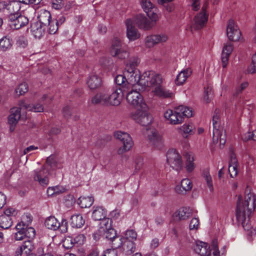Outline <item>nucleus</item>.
I'll use <instances>...</instances> for the list:
<instances>
[{"label":"nucleus","mask_w":256,"mask_h":256,"mask_svg":"<svg viewBox=\"0 0 256 256\" xmlns=\"http://www.w3.org/2000/svg\"><path fill=\"white\" fill-rule=\"evenodd\" d=\"M248 187L246 190V196L244 201H242V196L238 197L237 206L236 212V216L238 224H241L248 234L252 236L254 234V230L252 228L250 222L251 214L254 211L256 206V197L250 192Z\"/></svg>","instance_id":"f257e3e1"},{"label":"nucleus","mask_w":256,"mask_h":256,"mask_svg":"<svg viewBox=\"0 0 256 256\" xmlns=\"http://www.w3.org/2000/svg\"><path fill=\"white\" fill-rule=\"evenodd\" d=\"M192 116V110L182 105L176 107L174 110H168L164 113V118L172 124H180L184 121V118H190Z\"/></svg>","instance_id":"f03ea898"},{"label":"nucleus","mask_w":256,"mask_h":256,"mask_svg":"<svg viewBox=\"0 0 256 256\" xmlns=\"http://www.w3.org/2000/svg\"><path fill=\"white\" fill-rule=\"evenodd\" d=\"M219 119L218 111L216 110L212 118L213 142H215L219 140L220 145L224 146L226 142V134L223 128L220 126Z\"/></svg>","instance_id":"7ed1b4c3"},{"label":"nucleus","mask_w":256,"mask_h":256,"mask_svg":"<svg viewBox=\"0 0 256 256\" xmlns=\"http://www.w3.org/2000/svg\"><path fill=\"white\" fill-rule=\"evenodd\" d=\"M110 52L113 57L121 60L125 59L129 56L127 48L117 38L112 40Z\"/></svg>","instance_id":"20e7f679"},{"label":"nucleus","mask_w":256,"mask_h":256,"mask_svg":"<svg viewBox=\"0 0 256 256\" xmlns=\"http://www.w3.org/2000/svg\"><path fill=\"white\" fill-rule=\"evenodd\" d=\"M132 117L136 122L143 126H148L152 122V117L148 112L146 105V108H138L132 114Z\"/></svg>","instance_id":"39448f33"},{"label":"nucleus","mask_w":256,"mask_h":256,"mask_svg":"<svg viewBox=\"0 0 256 256\" xmlns=\"http://www.w3.org/2000/svg\"><path fill=\"white\" fill-rule=\"evenodd\" d=\"M134 84L130 90L126 92V100L130 104L137 106L138 108H146V104L143 102L142 98L140 95V92H138V87H134Z\"/></svg>","instance_id":"423d86ee"},{"label":"nucleus","mask_w":256,"mask_h":256,"mask_svg":"<svg viewBox=\"0 0 256 256\" xmlns=\"http://www.w3.org/2000/svg\"><path fill=\"white\" fill-rule=\"evenodd\" d=\"M5 20L10 27L14 30H18L28 24L29 20L27 17L18 14L16 15H8Z\"/></svg>","instance_id":"0eeeda50"},{"label":"nucleus","mask_w":256,"mask_h":256,"mask_svg":"<svg viewBox=\"0 0 256 256\" xmlns=\"http://www.w3.org/2000/svg\"><path fill=\"white\" fill-rule=\"evenodd\" d=\"M152 76H154V71L149 70L145 72L140 76L138 73V77L137 80L134 82H136L134 85V87H138V91H144L146 87L152 86L151 80H152Z\"/></svg>","instance_id":"6e6552de"},{"label":"nucleus","mask_w":256,"mask_h":256,"mask_svg":"<svg viewBox=\"0 0 256 256\" xmlns=\"http://www.w3.org/2000/svg\"><path fill=\"white\" fill-rule=\"evenodd\" d=\"M114 137L120 140L123 144L122 148L118 150V154H122L129 150L132 146L134 142L130 134L126 132L118 131L114 133Z\"/></svg>","instance_id":"1a4fd4ad"},{"label":"nucleus","mask_w":256,"mask_h":256,"mask_svg":"<svg viewBox=\"0 0 256 256\" xmlns=\"http://www.w3.org/2000/svg\"><path fill=\"white\" fill-rule=\"evenodd\" d=\"M139 62L140 60L137 57H132L130 59L128 63L126 65L125 74L131 82H133L134 79V82L137 80L139 72L136 67Z\"/></svg>","instance_id":"9d476101"},{"label":"nucleus","mask_w":256,"mask_h":256,"mask_svg":"<svg viewBox=\"0 0 256 256\" xmlns=\"http://www.w3.org/2000/svg\"><path fill=\"white\" fill-rule=\"evenodd\" d=\"M20 9V4L17 0L0 2V10L7 15H16Z\"/></svg>","instance_id":"9b49d317"},{"label":"nucleus","mask_w":256,"mask_h":256,"mask_svg":"<svg viewBox=\"0 0 256 256\" xmlns=\"http://www.w3.org/2000/svg\"><path fill=\"white\" fill-rule=\"evenodd\" d=\"M123 89L114 88L110 94H106L104 100L106 104H110L112 106H118L120 104L121 100L126 92Z\"/></svg>","instance_id":"f8f14e48"},{"label":"nucleus","mask_w":256,"mask_h":256,"mask_svg":"<svg viewBox=\"0 0 256 256\" xmlns=\"http://www.w3.org/2000/svg\"><path fill=\"white\" fill-rule=\"evenodd\" d=\"M166 157L168 162L173 169L178 171L182 168V161L181 157L175 150H168Z\"/></svg>","instance_id":"ddd939ff"},{"label":"nucleus","mask_w":256,"mask_h":256,"mask_svg":"<svg viewBox=\"0 0 256 256\" xmlns=\"http://www.w3.org/2000/svg\"><path fill=\"white\" fill-rule=\"evenodd\" d=\"M208 14L206 13L204 6L202 8V11L197 14L194 18V21L190 26L192 31L193 30H198L202 28L206 24Z\"/></svg>","instance_id":"4468645a"},{"label":"nucleus","mask_w":256,"mask_h":256,"mask_svg":"<svg viewBox=\"0 0 256 256\" xmlns=\"http://www.w3.org/2000/svg\"><path fill=\"white\" fill-rule=\"evenodd\" d=\"M141 6L148 18L154 22L158 19V8L149 0H141Z\"/></svg>","instance_id":"2eb2a0df"},{"label":"nucleus","mask_w":256,"mask_h":256,"mask_svg":"<svg viewBox=\"0 0 256 256\" xmlns=\"http://www.w3.org/2000/svg\"><path fill=\"white\" fill-rule=\"evenodd\" d=\"M144 134L148 138L150 142L156 147L160 148L162 146V137L154 129L146 128L144 132Z\"/></svg>","instance_id":"dca6fc26"},{"label":"nucleus","mask_w":256,"mask_h":256,"mask_svg":"<svg viewBox=\"0 0 256 256\" xmlns=\"http://www.w3.org/2000/svg\"><path fill=\"white\" fill-rule=\"evenodd\" d=\"M227 36L232 41H238L240 40L241 33L238 26L233 20H230L227 26Z\"/></svg>","instance_id":"f3484780"},{"label":"nucleus","mask_w":256,"mask_h":256,"mask_svg":"<svg viewBox=\"0 0 256 256\" xmlns=\"http://www.w3.org/2000/svg\"><path fill=\"white\" fill-rule=\"evenodd\" d=\"M48 176V170L44 168L41 170L34 171V178L42 186H46L48 184L49 181Z\"/></svg>","instance_id":"a211bd4d"},{"label":"nucleus","mask_w":256,"mask_h":256,"mask_svg":"<svg viewBox=\"0 0 256 256\" xmlns=\"http://www.w3.org/2000/svg\"><path fill=\"white\" fill-rule=\"evenodd\" d=\"M168 39V36L164 34L152 35L146 37V44L147 46L150 48L157 44L165 42Z\"/></svg>","instance_id":"6ab92c4d"},{"label":"nucleus","mask_w":256,"mask_h":256,"mask_svg":"<svg viewBox=\"0 0 256 256\" xmlns=\"http://www.w3.org/2000/svg\"><path fill=\"white\" fill-rule=\"evenodd\" d=\"M126 34L128 38L130 40H134L140 37V34L135 28L133 21L131 19L126 20Z\"/></svg>","instance_id":"aec40b11"},{"label":"nucleus","mask_w":256,"mask_h":256,"mask_svg":"<svg viewBox=\"0 0 256 256\" xmlns=\"http://www.w3.org/2000/svg\"><path fill=\"white\" fill-rule=\"evenodd\" d=\"M135 22L140 28L149 30L153 26L154 20H150L144 16L138 14L135 18Z\"/></svg>","instance_id":"412c9836"},{"label":"nucleus","mask_w":256,"mask_h":256,"mask_svg":"<svg viewBox=\"0 0 256 256\" xmlns=\"http://www.w3.org/2000/svg\"><path fill=\"white\" fill-rule=\"evenodd\" d=\"M126 76L125 74L124 76L118 74L115 78L114 81L117 85L120 86L118 89H123L122 91L128 92L134 84H132L133 82L130 81L128 82Z\"/></svg>","instance_id":"4be33fe9"},{"label":"nucleus","mask_w":256,"mask_h":256,"mask_svg":"<svg viewBox=\"0 0 256 256\" xmlns=\"http://www.w3.org/2000/svg\"><path fill=\"white\" fill-rule=\"evenodd\" d=\"M195 252L202 256H210V250L208 248L206 243L202 242H197L194 248Z\"/></svg>","instance_id":"5701e85b"},{"label":"nucleus","mask_w":256,"mask_h":256,"mask_svg":"<svg viewBox=\"0 0 256 256\" xmlns=\"http://www.w3.org/2000/svg\"><path fill=\"white\" fill-rule=\"evenodd\" d=\"M46 28L39 22H36L31 24L30 31L36 38H40L44 34Z\"/></svg>","instance_id":"b1692460"},{"label":"nucleus","mask_w":256,"mask_h":256,"mask_svg":"<svg viewBox=\"0 0 256 256\" xmlns=\"http://www.w3.org/2000/svg\"><path fill=\"white\" fill-rule=\"evenodd\" d=\"M86 84L90 90H95L101 86L102 80L98 75L92 74L88 78Z\"/></svg>","instance_id":"393cba45"},{"label":"nucleus","mask_w":256,"mask_h":256,"mask_svg":"<svg viewBox=\"0 0 256 256\" xmlns=\"http://www.w3.org/2000/svg\"><path fill=\"white\" fill-rule=\"evenodd\" d=\"M92 214V219L94 220H100L105 218L107 216V210L102 206H94Z\"/></svg>","instance_id":"a878e982"},{"label":"nucleus","mask_w":256,"mask_h":256,"mask_svg":"<svg viewBox=\"0 0 256 256\" xmlns=\"http://www.w3.org/2000/svg\"><path fill=\"white\" fill-rule=\"evenodd\" d=\"M38 18L40 24L47 28V25L50 24V22L51 21L52 16L50 12L46 10H41L39 12Z\"/></svg>","instance_id":"bb28decb"},{"label":"nucleus","mask_w":256,"mask_h":256,"mask_svg":"<svg viewBox=\"0 0 256 256\" xmlns=\"http://www.w3.org/2000/svg\"><path fill=\"white\" fill-rule=\"evenodd\" d=\"M22 108H13L10 109V114L8 118L9 124H16L20 118V110Z\"/></svg>","instance_id":"cd10ccee"},{"label":"nucleus","mask_w":256,"mask_h":256,"mask_svg":"<svg viewBox=\"0 0 256 256\" xmlns=\"http://www.w3.org/2000/svg\"><path fill=\"white\" fill-rule=\"evenodd\" d=\"M19 106L25 110L35 112H42L44 110V106L42 104L37 103L34 104H26L24 101L20 102Z\"/></svg>","instance_id":"c85d7f7f"},{"label":"nucleus","mask_w":256,"mask_h":256,"mask_svg":"<svg viewBox=\"0 0 256 256\" xmlns=\"http://www.w3.org/2000/svg\"><path fill=\"white\" fill-rule=\"evenodd\" d=\"M123 253L126 255H130L136 250V244L134 242L123 240V244L121 248Z\"/></svg>","instance_id":"c756f323"},{"label":"nucleus","mask_w":256,"mask_h":256,"mask_svg":"<svg viewBox=\"0 0 256 256\" xmlns=\"http://www.w3.org/2000/svg\"><path fill=\"white\" fill-rule=\"evenodd\" d=\"M154 92L156 96L162 98H169L173 96L171 91L162 86L161 84L156 87Z\"/></svg>","instance_id":"7c9ffc66"},{"label":"nucleus","mask_w":256,"mask_h":256,"mask_svg":"<svg viewBox=\"0 0 256 256\" xmlns=\"http://www.w3.org/2000/svg\"><path fill=\"white\" fill-rule=\"evenodd\" d=\"M178 130L180 132L184 138H187L188 136L192 135L195 132V128L192 124H184Z\"/></svg>","instance_id":"2f4dec72"},{"label":"nucleus","mask_w":256,"mask_h":256,"mask_svg":"<svg viewBox=\"0 0 256 256\" xmlns=\"http://www.w3.org/2000/svg\"><path fill=\"white\" fill-rule=\"evenodd\" d=\"M84 223L85 220L81 214H74L71 216L70 224L73 228H80Z\"/></svg>","instance_id":"473e14b6"},{"label":"nucleus","mask_w":256,"mask_h":256,"mask_svg":"<svg viewBox=\"0 0 256 256\" xmlns=\"http://www.w3.org/2000/svg\"><path fill=\"white\" fill-rule=\"evenodd\" d=\"M191 74L192 70L189 68L181 71L176 76V84L179 86L182 84Z\"/></svg>","instance_id":"72a5a7b5"},{"label":"nucleus","mask_w":256,"mask_h":256,"mask_svg":"<svg viewBox=\"0 0 256 256\" xmlns=\"http://www.w3.org/2000/svg\"><path fill=\"white\" fill-rule=\"evenodd\" d=\"M12 40L8 36H5L0 39V50L2 52L10 50L12 46Z\"/></svg>","instance_id":"f704fd0d"},{"label":"nucleus","mask_w":256,"mask_h":256,"mask_svg":"<svg viewBox=\"0 0 256 256\" xmlns=\"http://www.w3.org/2000/svg\"><path fill=\"white\" fill-rule=\"evenodd\" d=\"M192 186V184L188 178H184L182 180L180 187H176V190L178 192L183 194L186 191L190 190Z\"/></svg>","instance_id":"c9c22d12"},{"label":"nucleus","mask_w":256,"mask_h":256,"mask_svg":"<svg viewBox=\"0 0 256 256\" xmlns=\"http://www.w3.org/2000/svg\"><path fill=\"white\" fill-rule=\"evenodd\" d=\"M44 224L48 229L56 230L58 228L60 222L54 216H50L46 220Z\"/></svg>","instance_id":"e433bc0d"},{"label":"nucleus","mask_w":256,"mask_h":256,"mask_svg":"<svg viewBox=\"0 0 256 256\" xmlns=\"http://www.w3.org/2000/svg\"><path fill=\"white\" fill-rule=\"evenodd\" d=\"M177 216L180 220H185L188 218L192 214V210L190 208L182 207L177 212Z\"/></svg>","instance_id":"4c0bfd02"},{"label":"nucleus","mask_w":256,"mask_h":256,"mask_svg":"<svg viewBox=\"0 0 256 256\" xmlns=\"http://www.w3.org/2000/svg\"><path fill=\"white\" fill-rule=\"evenodd\" d=\"M21 247L24 254L33 253L36 246L32 240L26 239L23 242Z\"/></svg>","instance_id":"58836bf2"},{"label":"nucleus","mask_w":256,"mask_h":256,"mask_svg":"<svg viewBox=\"0 0 256 256\" xmlns=\"http://www.w3.org/2000/svg\"><path fill=\"white\" fill-rule=\"evenodd\" d=\"M202 176L204 178V180L206 182L208 187V188L210 192H212L214 191L213 183L212 178L210 174V170L208 168H204L202 170Z\"/></svg>","instance_id":"ea45409f"},{"label":"nucleus","mask_w":256,"mask_h":256,"mask_svg":"<svg viewBox=\"0 0 256 256\" xmlns=\"http://www.w3.org/2000/svg\"><path fill=\"white\" fill-rule=\"evenodd\" d=\"M94 199L92 196L80 197L78 199V204L82 208L90 207L93 204Z\"/></svg>","instance_id":"a19ab883"},{"label":"nucleus","mask_w":256,"mask_h":256,"mask_svg":"<svg viewBox=\"0 0 256 256\" xmlns=\"http://www.w3.org/2000/svg\"><path fill=\"white\" fill-rule=\"evenodd\" d=\"M12 224V220L6 216H0V227L3 229L9 228Z\"/></svg>","instance_id":"79ce46f5"},{"label":"nucleus","mask_w":256,"mask_h":256,"mask_svg":"<svg viewBox=\"0 0 256 256\" xmlns=\"http://www.w3.org/2000/svg\"><path fill=\"white\" fill-rule=\"evenodd\" d=\"M100 232H104L106 230H108L112 227V220L106 216L104 219L100 220Z\"/></svg>","instance_id":"37998d69"},{"label":"nucleus","mask_w":256,"mask_h":256,"mask_svg":"<svg viewBox=\"0 0 256 256\" xmlns=\"http://www.w3.org/2000/svg\"><path fill=\"white\" fill-rule=\"evenodd\" d=\"M122 237L124 240L134 242L136 240L137 233L134 230H128L126 231L124 236Z\"/></svg>","instance_id":"c03bdc74"},{"label":"nucleus","mask_w":256,"mask_h":256,"mask_svg":"<svg viewBox=\"0 0 256 256\" xmlns=\"http://www.w3.org/2000/svg\"><path fill=\"white\" fill-rule=\"evenodd\" d=\"M112 242V249L122 248L123 244V237L118 236H116L114 238L110 240Z\"/></svg>","instance_id":"a18cd8bd"},{"label":"nucleus","mask_w":256,"mask_h":256,"mask_svg":"<svg viewBox=\"0 0 256 256\" xmlns=\"http://www.w3.org/2000/svg\"><path fill=\"white\" fill-rule=\"evenodd\" d=\"M106 94H98L92 99V102L94 104H106V101L104 100Z\"/></svg>","instance_id":"49530a36"},{"label":"nucleus","mask_w":256,"mask_h":256,"mask_svg":"<svg viewBox=\"0 0 256 256\" xmlns=\"http://www.w3.org/2000/svg\"><path fill=\"white\" fill-rule=\"evenodd\" d=\"M58 22L56 20H52L50 22V24L47 25L48 27V31L50 34H54L58 30Z\"/></svg>","instance_id":"de8ad7c7"},{"label":"nucleus","mask_w":256,"mask_h":256,"mask_svg":"<svg viewBox=\"0 0 256 256\" xmlns=\"http://www.w3.org/2000/svg\"><path fill=\"white\" fill-rule=\"evenodd\" d=\"M16 44L18 48H24L28 46V42L25 36H20L17 38Z\"/></svg>","instance_id":"09e8293b"},{"label":"nucleus","mask_w":256,"mask_h":256,"mask_svg":"<svg viewBox=\"0 0 256 256\" xmlns=\"http://www.w3.org/2000/svg\"><path fill=\"white\" fill-rule=\"evenodd\" d=\"M162 76L154 72V76L151 80L152 86L156 87L162 84Z\"/></svg>","instance_id":"8fccbe9b"},{"label":"nucleus","mask_w":256,"mask_h":256,"mask_svg":"<svg viewBox=\"0 0 256 256\" xmlns=\"http://www.w3.org/2000/svg\"><path fill=\"white\" fill-rule=\"evenodd\" d=\"M28 91V85L26 82L20 84L16 89V93L18 96L22 95Z\"/></svg>","instance_id":"3c124183"},{"label":"nucleus","mask_w":256,"mask_h":256,"mask_svg":"<svg viewBox=\"0 0 256 256\" xmlns=\"http://www.w3.org/2000/svg\"><path fill=\"white\" fill-rule=\"evenodd\" d=\"M26 238L32 240L36 235L35 230L32 227H26L24 230Z\"/></svg>","instance_id":"603ef678"},{"label":"nucleus","mask_w":256,"mask_h":256,"mask_svg":"<svg viewBox=\"0 0 256 256\" xmlns=\"http://www.w3.org/2000/svg\"><path fill=\"white\" fill-rule=\"evenodd\" d=\"M74 245L73 238L71 236H67L62 242L63 246L66 249H70Z\"/></svg>","instance_id":"864d4df0"},{"label":"nucleus","mask_w":256,"mask_h":256,"mask_svg":"<svg viewBox=\"0 0 256 256\" xmlns=\"http://www.w3.org/2000/svg\"><path fill=\"white\" fill-rule=\"evenodd\" d=\"M17 214V211L16 210L12 207H8L4 211V214L2 215L6 216V217H9L12 219V217H14Z\"/></svg>","instance_id":"5fc2aeb1"},{"label":"nucleus","mask_w":256,"mask_h":256,"mask_svg":"<svg viewBox=\"0 0 256 256\" xmlns=\"http://www.w3.org/2000/svg\"><path fill=\"white\" fill-rule=\"evenodd\" d=\"M46 164L44 166V168L46 170H48L50 168L54 169L56 166V162L55 161L53 156H50L46 159Z\"/></svg>","instance_id":"6e6d98bb"},{"label":"nucleus","mask_w":256,"mask_h":256,"mask_svg":"<svg viewBox=\"0 0 256 256\" xmlns=\"http://www.w3.org/2000/svg\"><path fill=\"white\" fill-rule=\"evenodd\" d=\"M187 162L186 166V168L188 172H192L194 168V158L191 157L190 155L187 156Z\"/></svg>","instance_id":"4d7b16f0"},{"label":"nucleus","mask_w":256,"mask_h":256,"mask_svg":"<svg viewBox=\"0 0 256 256\" xmlns=\"http://www.w3.org/2000/svg\"><path fill=\"white\" fill-rule=\"evenodd\" d=\"M116 231L112 228L106 230L104 232V238L110 240L116 236Z\"/></svg>","instance_id":"13d9d810"},{"label":"nucleus","mask_w":256,"mask_h":256,"mask_svg":"<svg viewBox=\"0 0 256 256\" xmlns=\"http://www.w3.org/2000/svg\"><path fill=\"white\" fill-rule=\"evenodd\" d=\"M242 139L244 141H247L250 140L256 141V130H253L252 132H248L246 133L242 136Z\"/></svg>","instance_id":"bf43d9fd"},{"label":"nucleus","mask_w":256,"mask_h":256,"mask_svg":"<svg viewBox=\"0 0 256 256\" xmlns=\"http://www.w3.org/2000/svg\"><path fill=\"white\" fill-rule=\"evenodd\" d=\"M64 5V0H52V6L56 10L62 8Z\"/></svg>","instance_id":"052dcab7"},{"label":"nucleus","mask_w":256,"mask_h":256,"mask_svg":"<svg viewBox=\"0 0 256 256\" xmlns=\"http://www.w3.org/2000/svg\"><path fill=\"white\" fill-rule=\"evenodd\" d=\"M75 244L78 245H82L86 241V236L83 234H80L73 238Z\"/></svg>","instance_id":"680f3d73"},{"label":"nucleus","mask_w":256,"mask_h":256,"mask_svg":"<svg viewBox=\"0 0 256 256\" xmlns=\"http://www.w3.org/2000/svg\"><path fill=\"white\" fill-rule=\"evenodd\" d=\"M252 64L248 68V72L253 74L256 72V52L252 56Z\"/></svg>","instance_id":"e2e57ef3"},{"label":"nucleus","mask_w":256,"mask_h":256,"mask_svg":"<svg viewBox=\"0 0 256 256\" xmlns=\"http://www.w3.org/2000/svg\"><path fill=\"white\" fill-rule=\"evenodd\" d=\"M248 82H244L242 83L240 86L237 87L236 91L234 94V96H238L242 92L248 87Z\"/></svg>","instance_id":"0e129e2a"},{"label":"nucleus","mask_w":256,"mask_h":256,"mask_svg":"<svg viewBox=\"0 0 256 256\" xmlns=\"http://www.w3.org/2000/svg\"><path fill=\"white\" fill-rule=\"evenodd\" d=\"M68 222L66 219H62L61 222H60V226L58 230H59L61 232L65 233L68 230Z\"/></svg>","instance_id":"69168bd1"},{"label":"nucleus","mask_w":256,"mask_h":256,"mask_svg":"<svg viewBox=\"0 0 256 256\" xmlns=\"http://www.w3.org/2000/svg\"><path fill=\"white\" fill-rule=\"evenodd\" d=\"M212 95V88L210 86H208L206 88H204V99L206 102H210L209 96Z\"/></svg>","instance_id":"338daca9"},{"label":"nucleus","mask_w":256,"mask_h":256,"mask_svg":"<svg viewBox=\"0 0 256 256\" xmlns=\"http://www.w3.org/2000/svg\"><path fill=\"white\" fill-rule=\"evenodd\" d=\"M101 256H117V252L114 249H107L103 252Z\"/></svg>","instance_id":"774afa93"}]
</instances>
